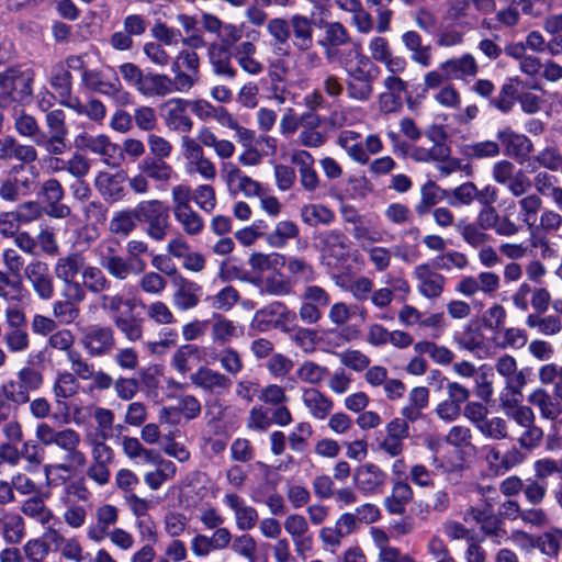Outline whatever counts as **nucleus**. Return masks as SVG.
I'll return each instance as SVG.
<instances>
[{"instance_id":"obj_35","label":"nucleus","mask_w":562,"mask_h":562,"mask_svg":"<svg viewBox=\"0 0 562 562\" xmlns=\"http://www.w3.org/2000/svg\"><path fill=\"white\" fill-rule=\"evenodd\" d=\"M527 402L538 408L542 419L557 422L562 415L561 403L544 389L533 390L528 395Z\"/></svg>"},{"instance_id":"obj_12","label":"nucleus","mask_w":562,"mask_h":562,"mask_svg":"<svg viewBox=\"0 0 562 562\" xmlns=\"http://www.w3.org/2000/svg\"><path fill=\"white\" fill-rule=\"evenodd\" d=\"M353 485L366 496L380 495L384 492L387 474L378 464L366 462L353 470Z\"/></svg>"},{"instance_id":"obj_34","label":"nucleus","mask_w":562,"mask_h":562,"mask_svg":"<svg viewBox=\"0 0 562 562\" xmlns=\"http://www.w3.org/2000/svg\"><path fill=\"white\" fill-rule=\"evenodd\" d=\"M314 43V21L304 14L290 16V45L295 49H306Z\"/></svg>"},{"instance_id":"obj_7","label":"nucleus","mask_w":562,"mask_h":562,"mask_svg":"<svg viewBox=\"0 0 562 562\" xmlns=\"http://www.w3.org/2000/svg\"><path fill=\"white\" fill-rule=\"evenodd\" d=\"M45 124L48 135L42 132L36 139V146L42 147L50 156H60L67 148L68 127L66 124V114L61 109H54L46 113Z\"/></svg>"},{"instance_id":"obj_13","label":"nucleus","mask_w":562,"mask_h":562,"mask_svg":"<svg viewBox=\"0 0 562 562\" xmlns=\"http://www.w3.org/2000/svg\"><path fill=\"white\" fill-rule=\"evenodd\" d=\"M295 318V313L289 310L284 303L272 302L255 313L254 323L262 331L273 327L288 333L290 331L289 324L293 323Z\"/></svg>"},{"instance_id":"obj_46","label":"nucleus","mask_w":562,"mask_h":562,"mask_svg":"<svg viewBox=\"0 0 562 562\" xmlns=\"http://www.w3.org/2000/svg\"><path fill=\"white\" fill-rule=\"evenodd\" d=\"M210 358L217 361L223 369V373L231 376L238 375L244 370V360L241 355L232 347H225L217 352H212Z\"/></svg>"},{"instance_id":"obj_45","label":"nucleus","mask_w":562,"mask_h":562,"mask_svg":"<svg viewBox=\"0 0 562 562\" xmlns=\"http://www.w3.org/2000/svg\"><path fill=\"white\" fill-rule=\"evenodd\" d=\"M138 169L149 179L161 183H168L175 175L172 166L164 158L146 157L138 165Z\"/></svg>"},{"instance_id":"obj_38","label":"nucleus","mask_w":562,"mask_h":562,"mask_svg":"<svg viewBox=\"0 0 562 562\" xmlns=\"http://www.w3.org/2000/svg\"><path fill=\"white\" fill-rule=\"evenodd\" d=\"M243 333L244 328L237 322L229 319L222 314L213 315L211 323V338L213 342L226 345L233 339L239 338Z\"/></svg>"},{"instance_id":"obj_16","label":"nucleus","mask_w":562,"mask_h":562,"mask_svg":"<svg viewBox=\"0 0 562 562\" xmlns=\"http://www.w3.org/2000/svg\"><path fill=\"white\" fill-rule=\"evenodd\" d=\"M187 80L184 76L171 78L165 74L148 72L138 92L146 98H164L175 92H186Z\"/></svg>"},{"instance_id":"obj_9","label":"nucleus","mask_w":562,"mask_h":562,"mask_svg":"<svg viewBox=\"0 0 562 562\" xmlns=\"http://www.w3.org/2000/svg\"><path fill=\"white\" fill-rule=\"evenodd\" d=\"M283 529L293 543L295 554L306 560L315 547L307 518L301 514H290L283 520Z\"/></svg>"},{"instance_id":"obj_39","label":"nucleus","mask_w":562,"mask_h":562,"mask_svg":"<svg viewBox=\"0 0 562 562\" xmlns=\"http://www.w3.org/2000/svg\"><path fill=\"white\" fill-rule=\"evenodd\" d=\"M207 57L216 76L225 79L237 77V70L231 61L233 58L232 50L229 52L225 46L213 43L207 47Z\"/></svg>"},{"instance_id":"obj_1","label":"nucleus","mask_w":562,"mask_h":562,"mask_svg":"<svg viewBox=\"0 0 562 562\" xmlns=\"http://www.w3.org/2000/svg\"><path fill=\"white\" fill-rule=\"evenodd\" d=\"M35 438L43 446H56L66 452V461L76 468L87 464V456L79 449L80 434L72 428L55 429L48 423L41 422L35 428Z\"/></svg>"},{"instance_id":"obj_14","label":"nucleus","mask_w":562,"mask_h":562,"mask_svg":"<svg viewBox=\"0 0 562 562\" xmlns=\"http://www.w3.org/2000/svg\"><path fill=\"white\" fill-rule=\"evenodd\" d=\"M80 342L90 357H104L115 348V333L111 326L93 325L83 333Z\"/></svg>"},{"instance_id":"obj_21","label":"nucleus","mask_w":562,"mask_h":562,"mask_svg":"<svg viewBox=\"0 0 562 562\" xmlns=\"http://www.w3.org/2000/svg\"><path fill=\"white\" fill-rule=\"evenodd\" d=\"M475 223L486 231H494L498 236L512 237L521 231V225L513 221L509 215H499L494 206L481 207Z\"/></svg>"},{"instance_id":"obj_64","label":"nucleus","mask_w":562,"mask_h":562,"mask_svg":"<svg viewBox=\"0 0 562 562\" xmlns=\"http://www.w3.org/2000/svg\"><path fill=\"white\" fill-rule=\"evenodd\" d=\"M199 358V347L187 344L180 346L171 357V367L180 374H186L192 369V359Z\"/></svg>"},{"instance_id":"obj_4","label":"nucleus","mask_w":562,"mask_h":562,"mask_svg":"<svg viewBox=\"0 0 562 562\" xmlns=\"http://www.w3.org/2000/svg\"><path fill=\"white\" fill-rule=\"evenodd\" d=\"M137 223L147 225L145 233L155 241H162L169 234L171 223L169 210L160 200H144L134 207Z\"/></svg>"},{"instance_id":"obj_11","label":"nucleus","mask_w":562,"mask_h":562,"mask_svg":"<svg viewBox=\"0 0 562 562\" xmlns=\"http://www.w3.org/2000/svg\"><path fill=\"white\" fill-rule=\"evenodd\" d=\"M93 252L100 267L113 279L124 281L135 273L133 265L117 254V249L113 244L100 243L94 247Z\"/></svg>"},{"instance_id":"obj_19","label":"nucleus","mask_w":562,"mask_h":562,"mask_svg":"<svg viewBox=\"0 0 562 562\" xmlns=\"http://www.w3.org/2000/svg\"><path fill=\"white\" fill-rule=\"evenodd\" d=\"M33 81L34 71L31 68L14 67L0 74V87L20 102L32 95Z\"/></svg>"},{"instance_id":"obj_55","label":"nucleus","mask_w":562,"mask_h":562,"mask_svg":"<svg viewBox=\"0 0 562 562\" xmlns=\"http://www.w3.org/2000/svg\"><path fill=\"white\" fill-rule=\"evenodd\" d=\"M328 368L321 366L312 360L303 361L297 370L296 376L300 381L312 385L323 383L329 376Z\"/></svg>"},{"instance_id":"obj_40","label":"nucleus","mask_w":562,"mask_h":562,"mask_svg":"<svg viewBox=\"0 0 562 562\" xmlns=\"http://www.w3.org/2000/svg\"><path fill=\"white\" fill-rule=\"evenodd\" d=\"M324 37L318 41V45L325 49L326 56L330 59L336 48L347 45L350 42L348 30L340 22H325Z\"/></svg>"},{"instance_id":"obj_63","label":"nucleus","mask_w":562,"mask_h":562,"mask_svg":"<svg viewBox=\"0 0 562 562\" xmlns=\"http://www.w3.org/2000/svg\"><path fill=\"white\" fill-rule=\"evenodd\" d=\"M292 282L281 273L268 276L260 281V293L285 296L292 292Z\"/></svg>"},{"instance_id":"obj_41","label":"nucleus","mask_w":562,"mask_h":562,"mask_svg":"<svg viewBox=\"0 0 562 562\" xmlns=\"http://www.w3.org/2000/svg\"><path fill=\"white\" fill-rule=\"evenodd\" d=\"M406 50L411 53V59L422 67H428L432 63L431 46L424 45L422 36L416 31H406L401 36Z\"/></svg>"},{"instance_id":"obj_28","label":"nucleus","mask_w":562,"mask_h":562,"mask_svg":"<svg viewBox=\"0 0 562 562\" xmlns=\"http://www.w3.org/2000/svg\"><path fill=\"white\" fill-rule=\"evenodd\" d=\"M171 71L176 78L184 76L187 80L186 92L191 90L200 79V57L194 50L182 49L171 64Z\"/></svg>"},{"instance_id":"obj_53","label":"nucleus","mask_w":562,"mask_h":562,"mask_svg":"<svg viewBox=\"0 0 562 562\" xmlns=\"http://www.w3.org/2000/svg\"><path fill=\"white\" fill-rule=\"evenodd\" d=\"M461 153L468 159L495 158L501 154V145L496 140H481L462 146Z\"/></svg>"},{"instance_id":"obj_24","label":"nucleus","mask_w":562,"mask_h":562,"mask_svg":"<svg viewBox=\"0 0 562 562\" xmlns=\"http://www.w3.org/2000/svg\"><path fill=\"white\" fill-rule=\"evenodd\" d=\"M126 179L123 171H100L94 179V187L105 202L115 203L126 196Z\"/></svg>"},{"instance_id":"obj_42","label":"nucleus","mask_w":562,"mask_h":562,"mask_svg":"<svg viewBox=\"0 0 562 562\" xmlns=\"http://www.w3.org/2000/svg\"><path fill=\"white\" fill-rule=\"evenodd\" d=\"M267 31L272 37V47L278 56L290 54V19L273 18L268 21Z\"/></svg>"},{"instance_id":"obj_33","label":"nucleus","mask_w":562,"mask_h":562,"mask_svg":"<svg viewBox=\"0 0 562 562\" xmlns=\"http://www.w3.org/2000/svg\"><path fill=\"white\" fill-rule=\"evenodd\" d=\"M257 46L250 41H244L233 46L232 56L239 68L249 76H259L265 65L257 59Z\"/></svg>"},{"instance_id":"obj_57","label":"nucleus","mask_w":562,"mask_h":562,"mask_svg":"<svg viewBox=\"0 0 562 562\" xmlns=\"http://www.w3.org/2000/svg\"><path fill=\"white\" fill-rule=\"evenodd\" d=\"M375 78H347L346 90L349 99L367 102L373 95Z\"/></svg>"},{"instance_id":"obj_59","label":"nucleus","mask_w":562,"mask_h":562,"mask_svg":"<svg viewBox=\"0 0 562 562\" xmlns=\"http://www.w3.org/2000/svg\"><path fill=\"white\" fill-rule=\"evenodd\" d=\"M21 513L32 518L41 525H46L53 518L52 510L45 505L44 501L38 496L25 499L21 505Z\"/></svg>"},{"instance_id":"obj_52","label":"nucleus","mask_w":562,"mask_h":562,"mask_svg":"<svg viewBox=\"0 0 562 562\" xmlns=\"http://www.w3.org/2000/svg\"><path fill=\"white\" fill-rule=\"evenodd\" d=\"M519 212L518 220L529 228L535 226L537 214L541 210L542 200L536 193L527 194L520 198L516 203ZM515 206V203H514Z\"/></svg>"},{"instance_id":"obj_54","label":"nucleus","mask_w":562,"mask_h":562,"mask_svg":"<svg viewBox=\"0 0 562 562\" xmlns=\"http://www.w3.org/2000/svg\"><path fill=\"white\" fill-rule=\"evenodd\" d=\"M485 438L491 440H506L514 439L510 435L508 423L502 417L494 416L485 418L484 422L476 428Z\"/></svg>"},{"instance_id":"obj_56","label":"nucleus","mask_w":562,"mask_h":562,"mask_svg":"<svg viewBox=\"0 0 562 562\" xmlns=\"http://www.w3.org/2000/svg\"><path fill=\"white\" fill-rule=\"evenodd\" d=\"M456 228L460 233L462 240L472 248H479L491 239V236L475 222L465 223L460 221L456 224Z\"/></svg>"},{"instance_id":"obj_3","label":"nucleus","mask_w":562,"mask_h":562,"mask_svg":"<svg viewBox=\"0 0 562 562\" xmlns=\"http://www.w3.org/2000/svg\"><path fill=\"white\" fill-rule=\"evenodd\" d=\"M137 223L147 225L145 233L155 241H162L169 234L171 223L169 210L160 200H144L134 207Z\"/></svg>"},{"instance_id":"obj_51","label":"nucleus","mask_w":562,"mask_h":562,"mask_svg":"<svg viewBox=\"0 0 562 562\" xmlns=\"http://www.w3.org/2000/svg\"><path fill=\"white\" fill-rule=\"evenodd\" d=\"M303 223L308 226L329 225L335 220V213L323 204H306L300 211Z\"/></svg>"},{"instance_id":"obj_20","label":"nucleus","mask_w":562,"mask_h":562,"mask_svg":"<svg viewBox=\"0 0 562 562\" xmlns=\"http://www.w3.org/2000/svg\"><path fill=\"white\" fill-rule=\"evenodd\" d=\"M189 100L172 98L161 106V116L169 131L178 133H190L193 128V120L188 114Z\"/></svg>"},{"instance_id":"obj_2","label":"nucleus","mask_w":562,"mask_h":562,"mask_svg":"<svg viewBox=\"0 0 562 562\" xmlns=\"http://www.w3.org/2000/svg\"><path fill=\"white\" fill-rule=\"evenodd\" d=\"M170 194L172 215L182 232L190 237L200 236L205 229V221L191 205L190 186H173Z\"/></svg>"},{"instance_id":"obj_17","label":"nucleus","mask_w":562,"mask_h":562,"mask_svg":"<svg viewBox=\"0 0 562 562\" xmlns=\"http://www.w3.org/2000/svg\"><path fill=\"white\" fill-rule=\"evenodd\" d=\"M412 276L416 281V289L423 297L436 300L443 293L447 279L443 274L436 271L430 263L416 265L413 268Z\"/></svg>"},{"instance_id":"obj_8","label":"nucleus","mask_w":562,"mask_h":562,"mask_svg":"<svg viewBox=\"0 0 562 562\" xmlns=\"http://www.w3.org/2000/svg\"><path fill=\"white\" fill-rule=\"evenodd\" d=\"M506 417L521 429L518 436L514 438L521 449L533 450L541 445L544 432L536 424V415L530 406L521 405Z\"/></svg>"},{"instance_id":"obj_15","label":"nucleus","mask_w":562,"mask_h":562,"mask_svg":"<svg viewBox=\"0 0 562 562\" xmlns=\"http://www.w3.org/2000/svg\"><path fill=\"white\" fill-rule=\"evenodd\" d=\"M92 462L87 469V476L100 486L109 483L110 465L114 461V451L103 441L93 439L91 442Z\"/></svg>"},{"instance_id":"obj_29","label":"nucleus","mask_w":562,"mask_h":562,"mask_svg":"<svg viewBox=\"0 0 562 562\" xmlns=\"http://www.w3.org/2000/svg\"><path fill=\"white\" fill-rule=\"evenodd\" d=\"M16 160L22 164H33L38 159L34 145L19 143L13 136L0 137V161Z\"/></svg>"},{"instance_id":"obj_32","label":"nucleus","mask_w":562,"mask_h":562,"mask_svg":"<svg viewBox=\"0 0 562 562\" xmlns=\"http://www.w3.org/2000/svg\"><path fill=\"white\" fill-rule=\"evenodd\" d=\"M439 69L446 72L449 80H465L477 75L479 65L472 54L465 53L442 61Z\"/></svg>"},{"instance_id":"obj_44","label":"nucleus","mask_w":562,"mask_h":562,"mask_svg":"<svg viewBox=\"0 0 562 562\" xmlns=\"http://www.w3.org/2000/svg\"><path fill=\"white\" fill-rule=\"evenodd\" d=\"M361 135L358 132L345 130L337 137V145L342 148L348 157L359 165H367L369 156L360 142Z\"/></svg>"},{"instance_id":"obj_62","label":"nucleus","mask_w":562,"mask_h":562,"mask_svg":"<svg viewBox=\"0 0 562 562\" xmlns=\"http://www.w3.org/2000/svg\"><path fill=\"white\" fill-rule=\"evenodd\" d=\"M79 389L80 384L75 378V374L65 371L57 375L53 385V393L55 395L56 402L60 403L61 400H66L76 395Z\"/></svg>"},{"instance_id":"obj_37","label":"nucleus","mask_w":562,"mask_h":562,"mask_svg":"<svg viewBox=\"0 0 562 562\" xmlns=\"http://www.w3.org/2000/svg\"><path fill=\"white\" fill-rule=\"evenodd\" d=\"M302 401L310 415L318 420L327 418L334 409V401L315 387L304 389Z\"/></svg>"},{"instance_id":"obj_36","label":"nucleus","mask_w":562,"mask_h":562,"mask_svg":"<svg viewBox=\"0 0 562 562\" xmlns=\"http://www.w3.org/2000/svg\"><path fill=\"white\" fill-rule=\"evenodd\" d=\"M0 536L9 546L20 544L26 536L25 521L15 512L2 513L0 517Z\"/></svg>"},{"instance_id":"obj_25","label":"nucleus","mask_w":562,"mask_h":562,"mask_svg":"<svg viewBox=\"0 0 562 562\" xmlns=\"http://www.w3.org/2000/svg\"><path fill=\"white\" fill-rule=\"evenodd\" d=\"M368 256V260L376 272L386 271L392 265V257L395 256L401 261L411 263L417 256L412 257L407 251V246L396 245L393 248L384 246L366 247L363 251Z\"/></svg>"},{"instance_id":"obj_27","label":"nucleus","mask_w":562,"mask_h":562,"mask_svg":"<svg viewBox=\"0 0 562 562\" xmlns=\"http://www.w3.org/2000/svg\"><path fill=\"white\" fill-rule=\"evenodd\" d=\"M496 138L504 146L505 154L519 161H525L533 150L532 142L510 127L499 130Z\"/></svg>"},{"instance_id":"obj_31","label":"nucleus","mask_w":562,"mask_h":562,"mask_svg":"<svg viewBox=\"0 0 562 562\" xmlns=\"http://www.w3.org/2000/svg\"><path fill=\"white\" fill-rule=\"evenodd\" d=\"M176 291L172 295L175 306L180 311L194 308L200 303L202 286L194 281L178 276L173 280Z\"/></svg>"},{"instance_id":"obj_5","label":"nucleus","mask_w":562,"mask_h":562,"mask_svg":"<svg viewBox=\"0 0 562 562\" xmlns=\"http://www.w3.org/2000/svg\"><path fill=\"white\" fill-rule=\"evenodd\" d=\"M137 223L147 225L145 233L155 241H162L169 234L171 223L169 210L160 200H144L134 207Z\"/></svg>"},{"instance_id":"obj_6","label":"nucleus","mask_w":562,"mask_h":562,"mask_svg":"<svg viewBox=\"0 0 562 562\" xmlns=\"http://www.w3.org/2000/svg\"><path fill=\"white\" fill-rule=\"evenodd\" d=\"M86 266V258L79 251L69 252L56 260L54 273L63 282L66 297L77 302H82L86 299L80 282L77 280L78 276H82Z\"/></svg>"},{"instance_id":"obj_50","label":"nucleus","mask_w":562,"mask_h":562,"mask_svg":"<svg viewBox=\"0 0 562 562\" xmlns=\"http://www.w3.org/2000/svg\"><path fill=\"white\" fill-rule=\"evenodd\" d=\"M137 224L134 210L123 209L113 214L109 223V229L113 235L127 237L136 229Z\"/></svg>"},{"instance_id":"obj_49","label":"nucleus","mask_w":562,"mask_h":562,"mask_svg":"<svg viewBox=\"0 0 562 562\" xmlns=\"http://www.w3.org/2000/svg\"><path fill=\"white\" fill-rule=\"evenodd\" d=\"M82 282L80 285L82 288V292L89 291L94 294H101L104 291L110 289L111 282L103 273L101 268L88 265L86 266L83 273L81 276Z\"/></svg>"},{"instance_id":"obj_58","label":"nucleus","mask_w":562,"mask_h":562,"mask_svg":"<svg viewBox=\"0 0 562 562\" xmlns=\"http://www.w3.org/2000/svg\"><path fill=\"white\" fill-rule=\"evenodd\" d=\"M113 324L117 330L131 342L138 341L143 338L144 329L142 319L136 318L134 315H116L113 317Z\"/></svg>"},{"instance_id":"obj_43","label":"nucleus","mask_w":562,"mask_h":562,"mask_svg":"<svg viewBox=\"0 0 562 562\" xmlns=\"http://www.w3.org/2000/svg\"><path fill=\"white\" fill-rule=\"evenodd\" d=\"M429 391L425 386H416L408 393L407 404L403 406L402 416L411 422H417L424 417L423 411L428 406Z\"/></svg>"},{"instance_id":"obj_10","label":"nucleus","mask_w":562,"mask_h":562,"mask_svg":"<svg viewBox=\"0 0 562 562\" xmlns=\"http://www.w3.org/2000/svg\"><path fill=\"white\" fill-rule=\"evenodd\" d=\"M23 276L40 300L50 301L55 296V280L47 262L32 259L26 263Z\"/></svg>"},{"instance_id":"obj_26","label":"nucleus","mask_w":562,"mask_h":562,"mask_svg":"<svg viewBox=\"0 0 562 562\" xmlns=\"http://www.w3.org/2000/svg\"><path fill=\"white\" fill-rule=\"evenodd\" d=\"M223 503L233 512L238 530L245 532L257 526L259 521L257 509L248 505L241 496L236 493H227L223 497Z\"/></svg>"},{"instance_id":"obj_23","label":"nucleus","mask_w":562,"mask_h":562,"mask_svg":"<svg viewBox=\"0 0 562 562\" xmlns=\"http://www.w3.org/2000/svg\"><path fill=\"white\" fill-rule=\"evenodd\" d=\"M222 176L232 194L243 193L247 198L260 196L261 184L245 175L236 165L231 162L224 165Z\"/></svg>"},{"instance_id":"obj_18","label":"nucleus","mask_w":562,"mask_h":562,"mask_svg":"<svg viewBox=\"0 0 562 562\" xmlns=\"http://www.w3.org/2000/svg\"><path fill=\"white\" fill-rule=\"evenodd\" d=\"M75 145L78 149L88 150L99 155L102 161L108 166L119 165L120 147L112 143L109 136L104 134L91 135L81 133L76 136Z\"/></svg>"},{"instance_id":"obj_60","label":"nucleus","mask_w":562,"mask_h":562,"mask_svg":"<svg viewBox=\"0 0 562 562\" xmlns=\"http://www.w3.org/2000/svg\"><path fill=\"white\" fill-rule=\"evenodd\" d=\"M299 227L292 221L279 222L274 229L266 237L267 243L274 248L283 247L288 240L297 237Z\"/></svg>"},{"instance_id":"obj_22","label":"nucleus","mask_w":562,"mask_h":562,"mask_svg":"<svg viewBox=\"0 0 562 562\" xmlns=\"http://www.w3.org/2000/svg\"><path fill=\"white\" fill-rule=\"evenodd\" d=\"M190 380L194 386L212 395L224 394L233 385V381L228 375L206 366L199 367L190 375Z\"/></svg>"},{"instance_id":"obj_47","label":"nucleus","mask_w":562,"mask_h":562,"mask_svg":"<svg viewBox=\"0 0 562 562\" xmlns=\"http://www.w3.org/2000/svg\"><path fill=\"white\" fill-rule=\"evenodd\" d=\"M447 198V191L442 190L435 181L428 180L420 188V200L415 206V212L419 216L430 213L441 199Z\"/></svg>"},{"instance_id":"obj_48","label":"nucleus","mask_w":562,"mask_h":562,"mask_svg":"<svg viewBox=\"0 0 562 562\" xmlns=\"http://www.w3.org/2000/svg\"><path fill=\"white\" fill-rule=\"evenodd\" d=\"M148 464L157 465V469L151 472H147L144 476L145 483L150 490H158L166 481L175 477L177 468L173 462L164 460L157 453L156 462H147Z\"/></svg>"},{"instance_id":"obj_30","label":"nucleus","mask_w":562,"mask_h":562,"mask_svg":"<svg viewBox=\"0 0 562 562\" xmlns=\"http://www.w3.org/2000/svg\"><path fill=\"white\" fill-rule=\"evenodd\" d=\"M496 372L505 378L506 390L514 395H521L527 384V378L522 370H518L516 359L510 355H503L495 362Z\"/></svg>"},{"instance_id":"obj_61","label":"nucleus","mask_w":562,"mask_h":562,"mask_svg":"<svg viewBox=\"0 0 562 562\" xmlns=\"http://www.w3.org/2000/svg\"><path fill=\"white\" fill-rule=\"evenodd\" d=\"M450 206L460 207L471 205L477 198V187L474 182H464L454 189L447 191Z\"/></svg>"}]
</instances>
